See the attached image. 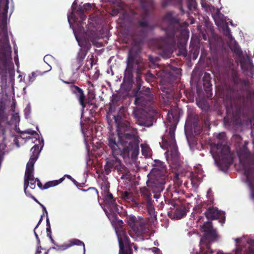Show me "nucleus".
Wrapping results in <instances>:
<instances>
[{"instance_id":"f257e3e1","label":"nucleus","mask_w":254,"mask_h":254,"mask_svg":"<svg viewBox=\"0 0 254 254\" xmlns=\"http://www.w3.org/2000/svg\"><path fill=\"white\" fill-rule=\"evenodd\" d=\"M118 117H115V121L117 124L118 138L119 142L116 140L114 135L110 136L109 145L112 149L115 155L127 154L129 156L130 154L132 157H134L138 154V146L137 137L134 134H129L128 133L124 134V123L119 121Z\"/></svg>"},{"instance_id":"f03ea898","label":"nucleus","mask_w":254,"mask_h":254,"mask_svg":"<svg viewBox=\"0 0 254 254\" xmlns=\"http://www.w3.org/2000/svg\"><path fill=\"white\" fill-rule=\"evenodd\" d=\"M28 134L34 135L35 136V145L31 148L32 155L26 165V169L24 177V192L27 196H31L30 193L28 190V187L29 185L31 189H34L36 187V183L37 182L38 186L41 188L42 184L39 180L35 179L33 176L34 165L37 160L40 152L44 146V140L42 138H40V136L34 130H28L26 131Z\"/></svg>"},{"instance_id":"7ed1b4c3","label":"nucleus","mask_w":254,"mask_h":254,"mask_svg":"<svg viewBox=\"0 0 254 254\" xmlns=\"http://www.w3.org/2000/svg\"><path fill=\"white\" fill-rule=\"evenodd\" d=\"M167 120L170 123L169 136L167 138H162V147L164 149H167L166 152L167 159L170 158L172 160H176L178 157V151L175 139V127L178 122V118L174 117L173 112H170L168 113Z\"/></svg>"},{"instance_id":"20e7f679","label":"nucleus","mask_w":254,"mask_h":254,"mask_svg":"<svg viewBox=\"0 0 254 254\" xmlns=\"http://www.w3.org/2000/svg\"><path fill=\"white\" fill-rule=\"evenodd\" d=\"M166 174L165 165L160 161H156L155 167L148 175V186L153 188L154 192H160L163 190V185L165 183Z\"/></svg>"},{"instance_id":"39448f33","label":"nucleus","mask_w":254,"mask_h":254,"mask_svg":"<svg viewBox=\"0 0 254 254\" xmlns=\"http://www.w3.org/2000/svg\"><path fill=\"white\" fill-rule=\"evenodd\" d=\"M68 21L70 27L72 28L75 38L78 43L79 46L84 50H87L90 46V41H91L93 44L97 45V47L102 46L101 43H96L93 39V36H90L87 33H84V30L79 29L77 30L74 27L73 23L75 22V15L73 12L67 15Z\"/></svg>"},{"instance_id":"423d86ee","label":"nucleus","mask_w":254,"mask_h":254,"mask_svg":"<svg viewBox=\"0 0 254 254\" xmlns=\"http://www.w3.org/2000/svg\"><path fill=\"white\" fill-rule=\"evenodd\" d=\"M213 157L217 165L220 168H227L232 161V154L226 145H217L211 149Z\"/></svg>"},{"instance_id":"0eeeda50","label":"nucleus","mask_w":254,"mask_h":254,"mask_svg":"<svg viewBox=\"0 0 254 254\" xmlns=\"http://www.w3.org/2000/svg\"><path fill=\"white\" fill-rule=\"evenodd\" d=\"M0 53L3 55L5 58L10 56L11 53L7 29L5 26L2 27L0 34Z\"/></svg>"},{"instance_id":"6e6552de","label":"nucleus","mask_w":254,"mask_h":254,"mask_svg":"<svg viewBox=\"0 0 254 254\" xmlns=\"http://www.w3.org/2000/svg\"><path fill=\"white\" fill-rule=\"evenodd\" d=\"M74 245H82L83 247L84 254H85V248L84 243L81 241L76 239H71L69 240L67 243L58 246V250L64 251Z\"/></svg>"},{"instance_id":"1a4fd4ad","label":"nucleus","mask_w":254,"mask_h":254,"mask_svg":"<svg viewBox=\"0 0 254 254\" xmlns=\"http://www.w3.org/2000/svg\"><path fill=\"white\" fill-rule=\"evenodd\" d=\"M205 215L207 218L211 219L224 217L223 212L218 210L216 208H209L205 212Z\"/></svg>"},{"instance_id":"9d476101","label":"nucleus","mask_w":254,"mask_h":254,"mask_svg":"<svg viewBox=\"0 0 254 254\" xmlns=\"http://www.w3.org/2000/svg\"><path fill=\"white\" fill-rule=\"evenodd\" d=\"M105 201L107 207L108 209H110L111 211L114 213L118 210L116 204L114 202L113 195L107 192L105 196Z\"/></svg>"},{"instance_id":"9b49d317","label":"nucleus","mask_w":254,"mask_h":254,"mask_svg":"<svg viewBox=\"0 0 254 254\" xmlns=\"http://www.w3.org/2000/svg\"><path fill=\"white\" fill-rule=\"evenodd\" d=\"M128 224L131 228L132 231L136 235H139L141 233V230L138 228V222L135 221L133 217H129L128 220Z\"/></svg>"},{"instance_id":"f8f14e48","label":"nucleus","mask_w":254,"mask_h":254,"mask_svg":"<svg viewBox=\"0 0 254 254\" xmlns=\"http://www.w3.org/2000/svg\"><path fill=\"white\" fill-rule=\"evenodd\" d=\"M72 90L73 92H74L76 94V96L78 98L79 103L80 105L82 106V108L83 109L85 107V104L84 103V96L83 91L81 89H80L79 87L77 86H74L72 88Z\"/></svg>"},{"instance_id":"ddd939ff","label":"nucleus","mask_w":254,"mask_h":254,"mask_svg":"<svg viewBox=\"0 0 254 254\" xmlns=\"http://www.w3.org/2000/svg\"><path fill=\"white\" fill-rule=\"evenodd\" d=\"M248 156V153L246 150H245L244 151V154H243V153L239 154L240 165L241 166V168L242 169H245V168H246L245 161L247 159Z\"/></svg>"},{"instance_id":"4468645a","label":"nucleus","mask_w":254,"mask_h":254,"mask_svg":"<svg viewBox=\"0 0 254 254\" xmlns=\"http://www.w3.org/2000/svg\"><path fill=\"white\" fill-rule=\"evenodd\" d=\"M13 4L9 0H0V9H13Z\"/></svg>"},{"instance_id":"2eb2a0df","label":"nucleus","mask_w":254,"mask_h":254,"mask_svg":"<svg viewBox=\"0 0 254 254\" xmlns=\"http://www.w3.org/2000/svg\"><path fill=\"white\" fill-rule=\"evenodd\" d=\"M64 177H63L58 180L49 181L45 184L43 189H47L50 187L56 186L61 183L64 181Z\"/></svg>"},{"instance_id":"dca6fc26","label":"nucleus","mask_w":254,"mask_h":254,"mask_svg":"<svg viewBox=\"0 0 254 254\" xmlns=\"http://www.w3.org/2000/svg\"><path fill=\"white\" fill-rule=\"evenodd\" d=\"M214 20L215 21L216 24L220 27H222L224 29H226L227 32L229 35H230L229 28L228 27L227 24L226 23V20H219L217 19L216 17L214 18Z\"/></svg>"},{"instance_id":"f3484780","label":"nucleus","mask_w":254,"mask_h":254,"mask_svg":"<svg viewBox=\"0 0 254 254\" xmlns=\"http://www.w3.org/2000/svg\"><path fill=\"white\" fill-rule=\"evenodd\" d=\"M141 147L142 154L145 157H148L150 156L151 154V150L148 145L146 144H142Z\"/></svg>"},{"instance_id":"a211bd4d","label":"nucleus","mask_w":254,"mask_h":254,"mask_svg":"<svg viewBox=\"0 0 254 254\" xmlns=\"http://www.w3.org/2000/svg\"><path fill=\"white\" fill-rule=\"evenodd\" d=\"M44 62L47 64L49 66V68L48 70V71H50L52 69L51 65L50 64H52L53 62L54 61V58L50 55H47L45 56L44 58Z\"/></svg>"},{"instance_id":"6ab92c4d","label":"nucleus","mask_w":254,"mask_h":254,"mask_svg":"<svg viewBox=\"0 0 254 254\" xmlns=\"http://www.w3.org/2000/svg\"><path fill=\"white\" fill-rule=\"evenodd\" d=\"M241 65L242 68L244 70H247L250 68L252 66V63L251 60L248 58L247 61V65L245 63L242 61H241Z\"/></svg>"},{"instance_id":"aec40b11","label":"nucleus","mask_w":254,"mask_h":254,"mask_svg":"<svg viewBox=\"0 0 254 254\" xmlns=\"http://www.w3.org/2000/svg\"><path fill=\"white\" fill-rule=\"evenodd\" d=\"M84 141L86 144L87 149H88L89 144V143H93V142H91V137L89 136L87 133L84 134Z\"/></svg>"},{"instance_id":"412c9836","label":"nucleus","mask_w":254,"mask_h":254,"mask_svg":"<svg viewBox=\"0 0 254 254\" xmlns=\"http://www.w3.org/2000/svg\"><path fill=\"white\" fill-rule=\"evenodd\" d=\"M232 42L234 43V47H232V49L239 56H240L241 54V51L240 50V49L239 48V47L238 46V45H237L236 43H235V41H232Z\"/></svg>"},{"instance_id":"4be33fe9","label":"nucleus","mask_w":254,"mask_h":254,"mask_svg":"<svg viewBox=\"0 0 254 254\" xmlns=\"http://www.w3.org/2000/svg\"><path fill=\"white\" fill-rule=\"evenodd\" d=\"M48 253L46 250L42 249L41 247H38L36 254H47Z\"/></svg>"},{"instance_id":"5701e85b","label":"nucleus","mask_w":254,"mask_h":254,"mask_svg":"<svg viewBox=\"0 0 254 254\" xmlns=\"http://www.w3.org/2000/svg\"><path fill=\"white\" fill-rule=\"evenodd\" d=\"M31 112V108L29 105H27L24 109V113L26 118H27Z\"/></svg>"},{"instance_id":"b1692460","label":"nucleus","mask_w":254,"mask_h":254,"mask_svg":"<svg viewBox=\"0 0 254 254\" xmlns=\"http://www.w3.org/2000/svg\"><path fill=\"white\" fill-rule=\"evenodd\" d=\"M31 197L36 202H38L41 206L43 211L46 213L47 215H48V212L46 210V207L43 204L38 202V200L34 196H31Z\"/></svg>"},{"instance_id":"393cba45","label":"nucleus","mask_w":254,"mask_h":254,"mask_svg":"<svg viewBox=\"0 0 254 254\" xmlns=\"http://www.w3.org/2000/svg\"><path fill=\"white\" fill-rule=\"evenodd\" d=\"M35 77V74L34 72H32L30 75H29V81L32 82L34 80Z\"/></svg>"},{"instance_id":"a878e982","label":"nucleus","mask_w":254,"mask_h":254,"mask_svg":"<svg viewBox=\"0 0 254 254\" xmlns=\"http://www.w3.org/2000/svg\"><path fill=\"white\" fill-rule=\"evenodd\" d=\"M110 213L108 212L106 210H105V212H106V214L107 215V216H108V217L110 219L111 218V217L112 216V214L113 215H114V214L116 213V212H115L114 213L112 212L111 211V210L110 209H109ZM118 211V210L116 211V212ZM113 217H114V215H113Z\"/></svg>"},{"instance_id":"bb28decb","label":"nucleus","mask_w":254,"mask_h":254,"mask_svg":"<svg viewBox=\"0 0 254 254\" xmlns=\"http://www.w3.org/2000/svg\"><path fill=\"white\" fill-rule=\"evenodd\" d=\"M114 165V164L111 162H107V165L105 167H106V171L107 173H108V168H111Z\"/></svg>"},{"instance_id":"cd10ccee","label":"nucleus","mask_w":254,"mask_h":254,"mask_svg":"<svg viewBox=\"0 0 254 254\" xmlns=\"http://www.w3.org/2000/svg\"><path fill=\"white\" fill-rule=\"evenodd\" d=\"M135 103L136 104H142L141 99L139 96L136 97L135 100Z\"/></svg>"},{"instance_id":"c85d7f7f","label":"nucleus","mask_w":254,"mask_h":254,"mask_svg":"<svg viewBox=\"0 0 254 254\" xmlns=\"http://www.w3.org/2000/svg\"><path fill=\"white\" fill-rule=\"evenodd\" d=\"M153 252L155 253V254H161L159 250L157 248H153Z\"/></svg>"},{"instance_id":"c756f323","label":"nucleus","mask_w":254,"mask_h":254,"mask_svg":"<svg viewBox=\"0 0 254 254\" xmlns=\"http://www.w3.org/2000/svg\"><path fill=\"white\" fill-rule=\"evenodd\" d=\"M84 8L86 10H88L91 8V4L89 3H86L84 5Z\"/></svg>"},{"instance_id":"7c9ffc66","label":"nucleus","mask_w":254,"mask_h":254,"mask_svg":"<svg viewBox=\"0 0 254 254\" xmlns=\"http://www.w3.org/2000/svg\"><path fill=\"white\" fill-rule=\"evenodd\" d=\"M254 254V248H249V251L247 254Z\"/></svg>"},{"instance_id":"2f4dec72","label":"nucleus","mask_w":254,"mask_h":254,"mask_svg":"<svg viewBox=\"0 0 254 254\" xmlns=\"http://www.w3.org/2000/svg\"><path fill=\"white\" fill-rule=\"evenodd\" d=\"M14 61H15V63L17 65H18L19 62H18V56H15V57H14Z\"/></svg>"},{"instance_id":"473e14b6","label":"nucleus","mask_w":254,"mask_h":254,"mask_svg":"<svg viewBox=\"0 0 254 254\" xmlns=\"http://www.w3.org/2000/svg\"><path fill=\"white\" fill-rule=\"evenodd\" d=\"M14 53L16 55V56H17V52H18V50H17V47H14Z\"/></svg>"},{"instance_id":"72a5a7b5","label":"nucleus","mask_w":254,"mask_h":254,"mask_svg":"<svg viewBox=\"0 0 254 254\" xmlns=\"http://www.w3.org/2000/svg\"><path fill=\"white\" fill-rule=\"evenodd\" d=\"M64 176H65V177H67V178H69V179H71V176H69V175H65Z\"/></svg>"},{"instance_id":"f704fd0d","label":"nucleus","mask_w":254,"mask_h":254,"mask_svg":"<svg viewBox=\"0 0 254 254\" xmlns=\"http://www.w3.org/2000/svg\"><path fill=\"white\" fill-rule=\"evenodd\" d=\"M35 237H36V239H37L38 241L39 242V240H38V235L36 234V233L35 232Z\"/></svg>"},{"instance_id":"c9c22d12","label":"nucleus","mask_w":254,"mask_h":254,"mask_svg":"<svg viewBox=\"0 0 254 254\" xmlns=\"http://www.w3.org/2000/svg\"><path fill=\"white\" fill-rule=\"evenodd\" d=\"M92 190H93L96 192V194H97V193H98V191H97V190H95V189H93Z\"/></svg>"},{"instance_id":"e433bc0d","label":"nucleus","mask_w":254,"mask_h":254,"mask_svg":"<svg viewBox=\"0 0 254 254\" xmlns=\"http://www.w3.org/2000/svg\"><path fill=\"white\" fill-rule=\"evenodd\" d=\"M154 197L156 198H157L158 197V195L157 194L154 195Z\"/></svg>"},{"instance_id":"4c0bfd02","label":"nucleus","mask_w":254,"mask_h":254,"mask_svg":"<svg viewBox=\"0 0 254 254\" xmlns=\"http://www.w3.org/2000/svg\"><path fill=\"white\" fill-rule=\"evenodd\" d=\"M119 222L120 223V225L123 224V223L122 221H119Z\"/></svg>"},{"instance_id":"58836bf2","label":"nucleus","mask_w":254,"mask_h":254,"mask_svg":"<svg viewBox=\"0 0 254 254\" xmlns=\"http://www.w3.org/2000/svg\"><path fill=\"white\" fill-rule=\"evenodd\" d=\"M148 75L150 76L152 78H153V76L152 74H150V73L148 74Z\"/></svg>"},{"instance_id":"ea45409f","label":"nucleus","mask_w":254,"mask_h":254,"mask_svg":"<svg viewBox=\"0 0 254 254\" xmlns=\"http://www.w3.org/2000/svg\"><path fill=\"white\" fill-rule=\"evenodd\" d=\"M182 216H179H179H177V218H178V219H180V218H182Z\"/></svg>"},{"instance_id":"a19ab883","label":"nucleus","mask_w":254,"mask_h":254,"mask_svg":"<svg viewBox=\"0 0 254 254\" xmlns=\"http://www.w3.org/2000/svg\"><path fill=\"white\" fill-rule=\"evenodd\" d=\"M154 244H155V245H158V242H155Z\"/></svg>"},{"instance_id":"79ce46f5","label":"nucleus","mask_w":254,"mask_h":254,"mask_svg":"<svg viewBox=\"0 0 254 254\" xmlns=\"http://www.w3.org/2000/svg\"><path fill=\"white\" fill-rule=\"evenodd\" d=\"M74 4V2L73 3V4ZM72 9H74L73 5H72Z\"/></svg>"},{"instance_id":"37998d69","label":"nucleus","mask_w":254,"mask_h":254,"mask_svg":"<svg viewBox=\"0 0 254 254\" xmlns=\"http://www.w3.org/2000/svg\"><path fill=\"white\" fill-rule=\"evenodd\" d=\"M210 191V190H208V192H208V193Z\"/></svg>"},{"instance_id":"c03bdc74","label":"nucleus","mask_w":254,"mask_h":254,"mask_svg":"<svg viewBox=\"0 0 254 254\" xmlns=\"http://www.w3.org/2000/svg\"><path fill=\"white\" fill-rule=\"evenodd\" d=\"M47 223H49V219H47Z\"/></svg>"},{"instance_id":"a18cd8bd","label":"nucleus","mask_w":254,"mask_h":254,"mask_svg":"<svg viewBox=\"0 0 254 254\" xmlns=\"http://www.w3.org/2000/svg\"><path fill=\"white\" fill-rule=\"evenodd\" d=\"M202 6H204V4L203 3H202Z\"/></svg>"},{"instance_id":"49530a36","label":"nucleus","mask_w":254,"mask_h":254,"mask_svg":"<svg viewBox=\"0 0 254 254\" xmlns=\"http://www.w3.org/2000/svg\"><path fill=\"white\" fill-rule=\"evenodd\" d=\"M134 248L135 250L136 249V247H135V246H134Z\"/></svg>"}]
</instances>
